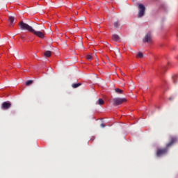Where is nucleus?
Here are the masks:
<instances>
[{
  "label": "nucleus",
  "instance_id": "1",
  "mask_svg": "<svg viewBox=\"0 0 178 178\" xmlns=\"http://www.w3.org/2000/svg\"><path fill=\"white\" fill-rule=\"evenodd\" d=\"M19 26L21 30H26L30 33H32L39 38H44V34L42 31H35L31 26L24 23L23 21L19 22Z\"/></svg>",
  "mask_w": 178,
  "mask_h": 178
},
{
  "label": "nucleus",
  "instance_id": "2",
  "mask_svg": "<svg viewBox=\"0 0 178 178\" xmlns=\"http://www.w3.org/2000/svg\"><path fill=\"white\" fill-rule=\"evenodd\" d=\"M178 141V138L177 137H170V142L166 145L165 148L158 149L156 151V156L161 157L163 155L168 154V149L174 145Z\"/></svg>",
  "mask_w": 178,
  "mask_h": 178
},
{
  "label": "nucleus",
  "instance_id": "3",
  "mask_svg": "<svg viewBox=\"0 0 178 178\" xmlns=\"http://www.w3.org/2000/svg\"><path fill=\"white\" fill-rule=\"evenodd\" d=\"M145 11H146V8L145 6L142 4V3H140L138 5V18H141L143 17L145 14Z\"/></svg>",
  "mask_w": 178,
  "mask_h": 178
},
{
  "label": "nucleus",
  "instance_id": "4",
  "mask_svg": "<svg viewBox=\"0 0 178 178\" xmlns=\"http://www.w3.org/2000/svg\"><path fill=\"white\" fill-rule=\"evenodd\" d=\"M126 102H127V99L122 98V97H114V99H113V105L119 106Z\"/></svg>",
  "mask_w": 178,
  "mask_h": 178
},
{
  "label": "nucleus",
  "instance_id": "5",
  "mask_svg": "<svg viewBox=\"0 0 178 178\" xmlns=\"http://www.w3.org/2000/svg\"><path fill=\"white\" fill-rule=\"evenodd\" d=\"M143 42L152 43V34L151 32H148L145 34L143 39Z\"/></svg>",
  "mask_w": 178,
  "mask_h": 178
},
{
  "label": "nucleus",
  "instance_id": "6",
  "mask_svg": "<svg viewBox=\"0 0 178 178\" xmlns=\"http://www.w3.org/2000/svg\"><path fill=\"white\" fill-rule=\"evenodd\" d=\"M12 106L11 103L10 102H3L1 104V108L2 110L6 111L8 110Z\"/></svg>",
  "mask_w": 178,
  "mask_h": 178
},
{
  "label": "nucleus",
  "instance_id": "7",
  "mask_svg": "<svg viewBox=\"0 0 178 178\" xmlns=\"http://www.w3.org/2000/svg\"><path fill=\"white\" fill-rule=\"evenodd\" d=\"M112 39L115 42H118L120 40V37L118 35H117V34H113L112 35Z\"/></svg>",
  "mask_w": 178,
  "mask_h": 178
},
{
  "label": "nucleus",
  "instance_id": "8",
  "mask_svg": "<svg viewBox=\"0 0 178 178\" xmlns=\"http://www.w3.org/2000/svg\"><path fill=\"white\" fill-rule=\"evenodd\" d=\"M8 21L10 22V26H13V23L15 22V17L13 16H9L8 17Z\"/></svg>",
  "mask_w": 178,
  "mask_h": 178
},
{
  "label": "nucleus",
  "instance_id": "9",
  "mask_svg": "<svg viewBox=\"0 0 178 178\" xmlns=\"http://www.w3.org/2000/svg\"><path fill=\"white\" fill-rule=\"evenodd\" d=\"M96 104L97 105H104V101L103 100V99H99L97 100V102H96Z\"/></svg>",
  "mask_w": 178,
  "mask_h": 178
},
{
  "label": "nucleus",
  "instance_id": "10",
  "mask_svg": "<svg viewBox=\"0 0 178 178\" xmlns=\"http://www.w3.org/2000/svg\"><path fill=\"white\" fill-rule=\"evenodd\" d=\"M44 56L46 57H51V51H45L44 53Z\"/></svg>",
  "mask_w": 178,
  "mask_h": 178
},
{
  "label": "nucleus",
  "instance_id": "11",
  "mask_svg": "<svg viewBox=\"0 0 178 178\" xmlns=\"http://www.w3.org/2000/svg\"><path fill=\"white\" fill-rule=\"evenodd\" d=\"M115 92L118 94H123L124 90H122V89H119V88H115Z\"/></svg>",
  "mask_w": 178,
  "mask_h": 178
},
{
  "label": "nucleus",
  "instance_id": "12",
  "mask_svg": "<svg viewBox=\"0 0 178 178\" xmlns=\"http://www.w3.org/2000/svg\"><path fill=\"white\" fill-rule=\"evenodd\" d=\"M144 57V55L143 54V52L141 51H139L137 55H136V58H142Z\"/></svg>",
  "mask_w": 178,
  "mask_h": 178
},
{
  "label": "nucleus",
  "instance_id": "13",
  "mask_svg": "<svg viewBox=\"0 0 178 178\" xmlns=\"http://www.w3.org/2000/svg\"><path fill=\"white\" fill-rule=\"evenodd\" d=\"M81 86V83H72V87L73 88H77Z\"/></svg>",
  "mask_w": 178,
  "mask_h": 178
},
{
  "label": "nucleus",
  "instance_id": "14",
  "mask_svg": "<svg viewBox=\"0 0 178 178\" xmlns=\"http://www.w3.org/2000/svg\"><path fill=\"white\" fill-rule=\"evenodd\" d=\"M120 26V24L119 23V22L117 21V22H114V27L115 29L118 28Z\"/></svg>",
  "mask_w": 178,
  "mask_h": 178
},
{
  "label": "nucleus",
  "instance_id": "15",
  "mask_svg": "<svg viewBox=\"0 0 178 178\" xmlns=\"http://www.w3.org/2000/svg\"><path fill=\"white\" fill-rule=\"evenodd\" d=\"M33 81H26V86H29L33 84Z\"/></svg>",
  "mask_w": 178,
  "mask_h": 178
},
{
  "label": "nucleus",
  "instance_id": "16",
  "mask_svg": "<svg viewBox=\"0 0 178 178\" xmlns=\"http://www.w3.org/2000/svg\"><path fill=\"white\" fill-rule=\"evenodd\" d=\"M92 56L91 55L88 54V55L87 56V60H92Z\"/></svg>",
  "mask_w": 178,
  "mask_h": 178
},
{
  "label": "nucleus",
  "instance_id": "17",
  "mask_svg": "<svg viewBox=\"0 0 178 178\" xmlns=\"http://www.w3.org/2000/svg\"><path fill=\"white\" fill-rule=\"evenodd\" d=\"M177 79V76H173L174 83H177V80H176Z\"/></svg>",
  "mask_w": 178,
  "mask_h": 178
},
{
  "label": "nucleus",
  "instance_id": "18",
  "mask_svg": "<svg viewBox=\"0 0 178 178\" xmlns=\"http://www.w3.org/2000/svg\"><path fill=\"white\" fill-rule=\"evenodd\" d=\"M100 127H101L102 128H104V127H106V125H105V124H100Z\"/></svg>",
  "mask_w": 178,
  "mask_h": 178
},
{
  "label": "nucleus",
  "instance_id": "19",
  "mask_svg": "<svg viewBox=\"0 0 178 178\" xmlns=\"http://www.w3.org/2000/svg\"><path fill=\"white\" fill-rule=\"evenodd\" d=\"M169 100L172 101V97H169Z\"/></svg>",
  "mask_w": 178,
  "mask_h": 178
},
{
  "label": "nucleus",
  "instance_id": "20",
  "mask_svg": "<svg viewBox=\"0 0 178 178\" xmlns=\"http://www.w3.org/2000/svg\"><path fill=\"white\" fill-rule=\"evenodd\" d=\"M122 75H125L123 72H121Z\"/></svg>",
  "mask_w": 178,
  "mask_h": 178
}]
</instances>
